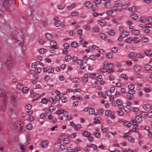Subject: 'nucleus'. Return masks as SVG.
<instances>
[{
	"mask_svg": "<svg viewBox=\"0 0 152 152\" xmlns=\"http://www.w3.org/2000/svg\"><path fill=\"white\" fill-rule=\"evenodd\" d=\"M0 97L3 99L4 101L0 102V111L4 112L6 109V102L7 100V97L6 94L3 91V90L0 88Z\"/></svg>",
	"mask_w": 152,
	"mask_h": 152,
	"instance_id": "nucleus-1",
	"label": "nucleus"
},
{
	"mask_svg": "<svg viewBox=\"0 0 152 152\" xmlns=\"http://www.w3.org/2000/svg\"><path fill=\"white\" fill-rule=\"evenodd\" d=\"M11 0H4L3 1V5L4 7L7 11H12L14 9V6L13 5H7V4L10 3Z\"/></svg>",
	"mask_w": 152,
	"mask_h": 152,
	"instance_id": "nucleus-2",
	"label": "nucleus"
},
{
	"mask_svg": "<svg viewBox=\"0 0 152 152\" xmlns=\"http://www.w3.org/2000/svg\"><path fill=\"white\" fill-rule=\"evenodd\" d=\"M10 103L13 107H17L18 104V99L13 96H12L10 98Z\"/></svg>",
	"mask_w": 152,
	"mask_h": 152,
	"instance_id": "nucleus-3",
	"label": "nucleus"
},
{
	"mask_svg": "<svg viewBox=\"0 0 152 152\" xmlns=\"http://www.w3.org/2000/svg\"><path fill=\"white\" fill-rule=\"evenodd\" d=\"M10 59V58H8L3 63V65L5 66L8 69L11 68L12 66V64Z\"/></svg>",
	"mask_w": 152,
	"mask_h": 152,
	"instance_id": "nucleus-4",
	"label": "nucleus"
},
{
	"mask_svg": "<svg viewBox=\"0 0 152 152\" xmlns=\"http://www.w3.org/2000/svg\"><path fill=\"white\" fill-rule=\"evenodd\" d=\"M22 34L21 32H18L17 35H16V37L17 38V41L18 42H20L19 44L20 45L22 46L23 45V40L22 37H20Z\"/></svg>",
	"mask_w": 152,
	"mask_h": 152,
	"instance_id": "nucleus-5",
	"label": "nucleus"
},
{
	"mask_svg": "<svg viewBox=\"0 0 152 152\" xmlns=\"http://www.w3.org/2000/svg\"><path fill=\"white\" fill-rule=\"evenodd\" d=\"M16 126L19 131H21L23 128V124L21 122H16Z\"/></svg>",
	"mask_w": 152,
	"mask_h": 152,
	"instance_id": "nucleus-6",
	"label": "nucleus"
},
{
	"mask_svg": "<svg viewBox=\"0 0 152 152\" xmlns=\"http://www.w3.org/2000/svg\"><path fill=\"white\" fill-rule=\"evenodd\" d=\"M57 42L55 41H52L50 42V45L51 47H54L55 48H56L57 49H58L59 48L58 45H57Z\"/></svg>",
	"mask_w": 152,
	"mask_h": 152,
	"instance_id": "nucleus-7",
	"label": "nucleus"
},
{
	"mask_svg": "<svg viewBox=\"0 0 152 152\" xmlns=\"http://www.w3.org/2000/svg\"><path fill=\"white\" fill-rule=\"evenodd\" d=\"M143 108L146 111H149L151 110V107L150 104H145L143 105Z\"/></svg>",
	"mask_w": 152,
	"mask_h": 152,
	"instance_id": "nucleus-8",
	"label": "nucleus"
},
{
	"mask_svg": "<svg viewBox=\"0 0 152 152\" xmlns=\"http://www.w3.org/2000/svg\"><path fill=\"white\" fill-rule=\"evenodd\" d=\"M45 38L49 40H52L53 39V36L51 34L49 33H46L45 34Z\"/></svg>",
	"mask_w": 152,
	"mask_h": 152,
	"instance_id": "nucleus-9",
	"label": "nucleus"
},
{
	"mask_svg": "<svg viewBox=\"0 0 152 152\" xmlns=\"http://www.w3.org/2000/svg\"><path fill=\"white\" fill-rule=\"evenodd\" d=\"M40 145L42 148H45L48 145V142L47 140H44L40 143Z\"/></svg>",
	"mask_w": 152,
	"mask_h": 152,
	"instance_id": "nucleus-10",
	"label": "nucleus"
},
{
	"mask_svg": "<svg viewBox=\"0 0 152 152\" xmlns=\"http://www.w3.org/2000/svg\"><path fill=\"white\" fill-rule=\"evenodd\" d=\"M27 145L26 143L20 145V149L23 152H25V150L27 148Z\"/></svg>",
	"mask_w": 152,
	"mask_h": 152,
	"instance_id": "nucleus-11",
	"label": "nucleus"
},
{
	"mask_svg": "<svg viewBox=\"0 0 152 152\" xmlns=\"http://www.w3.org/2000/svg\"><path fill=\"white\" fill-rule=\"evenodd\" d=\"M128 10L132 12H135L137 10V8L135 6H133L129 8Z\"/></svg>",
	"mask_w": 152,
	"mask_h": 152,
	"instance_id": "nucleus-12",
	"label": "nucleus"
},
{
	"mask_svg": "<svg viewBox=\"0 0 152 152\" xmlns=\"http://www.w3.org/2000/svg\"><path fill=\"white\" fill-rule=\"evenodd\" d=\"M130 5V3L129 2H128L126 3L122 4L121 6L122 8L125 9L127 8Z\"/></svg>",
	"mask_w": 152,
	"mask_h": 152,
	"instance_id": "nucleus-13",
	"label": "nucleus"
},
{
	"mask_svg": "<svg viewBox=\"0 0 152 152\" xmlns=\"http://www.w3.org/2000/svg\"><path fill=\"white\" fill-rule=\"evenodd\" d=\"M132 34L135 36L138 35L140 32L138 30L134 29L131 31Z\"/></svg>",
	"mask_w": 152,
	"mask_h": 152,
	"instance_id": "nucleus-14",
	"label": "nucleus"
},
{
	"mask_svg": "<svg viewBox=\"0 0 152 152\" xmlns=\"http://www.w3.org/2000/svg\"><path fill=\"white\" fill-rule=\"evenodd\" d=\"M130 17L132 19L137 20L138 18V16L137 14L133 13L130 15Z\"/></svg>",
	"mask_w": 152,
	"mask_h": 152,
	"instance_id": "nucleus-15",
	"label": "nucleus"
},
{
	"mask_svg": "<svg viewBox=\"0 0 152 152\" xmlns=\"http://www.w3.org/2000/svg\"><path fill=\"white\" fill-rule=\"evenodd\" d=\"M134 70L136 72L141 70V67L140 65H136L133 67Z\"/></svg>",
	"mask_w": 152,
	"mask_h": 152,
	"instance_id": "nucleus-16",
	"label": "nucleus"
},
{
	"mask_svg": "<svg viewBox=\"0 0 152 152\" xmlns=\"http://www.w3.org/2000/svg\"><path fill=\"white\" fill-rule=\"evenodd\" d=\"M84 4L85 6L88 8H90L92 6V4L88 1H87L85 2Z\"/></svg>",
	"mask_w": 152,
	"mask_h": 152,
	"instance_id": "nucleus-17",
	"label": "nucleus"
},
{
	"mask_svg": "<svg viewBox=\"0 0 152 152\" xmlns=\"http://www.w3.org/2000/svg\"><path fill=\"white\" fill-rule=\"evenodd\" d=\"M144 68L147 70H152V66L150 65H144Z\"/></svg>",
	"mask_w": 152,
	"mask_h": 152,
	"instance_id": "nucleus-18",
	"label": "nucleus"
},
{
	"mask_svg": "<svg viewBox=\"0 0 152 152\" xmlns=\"http://www.w3.org/2000/svg\"><path fill=\"white\" fill-rule=\"evenodd\" d=\"M76 6V5L75 4H72L68 6L67 7V9L68 10H71L75 8Z\"/></svg>",
	"mask_w": 152,
	"mask_h": 152,
	"instance_id": "nucleus-19",
	"label": "nucleus"
},
{
	"mask_svg": "<svg viewBox=\"0 0 152 152\" xmlns=\"http://www.w3.org/2000/svg\"><path fill=\"white\" fill-rule=\"evenodd\" d=\"M98 22L102 26L105 25L107 23V22L104 20H98Z\"/></svg>",
	"mask_w": 152,
	"mask_h": 152,
	"instance_id": "nucleus-20",
	"label": "nucleus"
},
{
	"mask_svg": "<svg viewBox=\"0 0 152 152\" xmlns=\"http://www.w3.org/2000/svg\"><path fill=\"white\" fill-rule=\"evenodd\" d=\"M146 56L152 57V50H148L145 52Z\"/></svg>",
	"mask_w": 152,
	"mask_h": 152,
	"instance_id": "nucleus-21",
	"label": "nucleus"
},
{
	"mask_svg": "<svg viewBox=\"0 0 152 152\" xmlns=\"http://www.w3.org/2000/svg\"><path fill=\"white\" fill-rule=\"evenodd\" d=\"M140 22L142 23H145L147 21V19L144 17H142L139 19Z\"/></svg>",
	"mask_w": 152,
	"mask_h": 152,
	"instance_id": "nucleus-22",
	"label": "nucleus"
},
{
	"mask_svg": "<svg viewBox=\"0 0 152 152\" xmlns=\"http://www.w3.org/2000/svg\"><path fill=\"white\" fill-rule=\"evenodd\" d=\"M50 50H49L50 52L51 53L55 54L56 51L55 50V49H57L56 48H55L54 47H50Z\"/></svg>",
	"mask_w": 152,
	"mask_h": 152,
	"instance_id": "nucleus-23",
	"label": "nucleus"
},
{
	"mask_svg": "<svg viewBox=\"0 0 152 152\" xmlns=\"http://www.w3.org/2000/svg\"><path fill=\"white\" fill-rule=\"evenodd\" d=\"M92 31L94 32L98 33L99 32L100 29L99 27L95 26L93 28Z\"/></svg>",
	"mask_w": 152,
	"mask_h": 152,
	"instance_id": "nucleus-24",
	"label": "nucleus"
},
{
	"mask_svg": "<svg viewBox=\"0 0 152 152\" xmlns=\"http://www.w3.org/2000/svg\"><path fill=\"white\" fill-rule=\"evenodd\" d=\"M88 74H86L84 75V77L82 78V80L83 82L86 83L88 80Z\"/></svg>",
	"mask_w": 152,
	"mask_h": 152,
	"instance_id": "nucleus-25",
	"label": "nucleus"
},
{
	"mask_svg": "<svg viewBox=\"0 0 152 152\" xmlns=\"http://www.w3.org/2000/svg\"><path fill=\"white\" fill-rule=\"evenodd\" d=\"M89 113L90 115L94 114L95 116L97 115V114L95 113V111L93 109H90L89 110Z\"/></svg>",
	"mask_w": 152,
	"mask_h": 152,
	"instance_id": "nucleus-26",
	"label": "nucleus"
},
{
	"mask_svg": "<svg viewBox=\"0 0 152 152\" xmlns=\"http://www.w3.org/2000/svg\"><path fill=\"white\" fill-rule=\"evenodd\" d=\"M99 36L102 39H104L107 37V36L106 35L102 33H99Z\"/></svg>",
	"mask_w": 152,
	"mask_h": 152,
	"instance_id": "nucleus-27",
	"label": "nucleus"
},
{
	"mask_svg": "<svg viewBox=\"0 0 152 152\" xmlns=\"http://www.w3.org/2000/svg\"><path fill=\"white\" fill-rule=\"evenodd\" d=\"M113 54L112 53H109L106 54V56L108 58H112L113 57Z\"/></svg>",
	"mask_w": 152,
	"mask_h": 152,
	"instance_id": "nucleus-28",
	"label": "nucleus"
},
{
	"mask_svg": "<svg viewBox=\"0 0 152 152\" xmlns=\"http://www.w3.org/2000/svg\"><path fill=\"white\" fill-rule=\"evenodd\" d=\"M135 118L137 120V122L138 123H140L142 122V118L141 117H140L139 116H136Z\"/></svg>",
	"mask_w": 152,
	"mask_h": 152,
	"instance_id": "nucleus-29",
	"label": "nucleus"
},
{
	"mask_svg": "<svg viewBox=\"0 0 152 152\" xmlns=\"http://www.w3.org/2000/svg\"><path fill=\"white\" fill-rule=\"evenodd\" d=\"M33 127L32 125L30 123L28 124L26 126V128L28 130H31Z\"/></svg>",
	"mask_w": 152,
	"mask_h": 152,
	"instance_id": "nucleus-30",
	"label": "nucleus"
},
{
	"mask_svg": "<svg viewBox=\"0 0 152 152\" xmlns=\"http://www.w3.org/2000/svg\"><path fill=\"white\" fill-rule=\"evenodd\" d=\"M83 135L88 137L91 135V134L88 131H85L83 133Z\"/></svg>",
	"mask_w": 152,
	"mask_h": 152,
	"instance_id": "nucleus-31",
	"label": "nucleus"
},
{
	"mask_svg": "<svg viewBox=\"0 0 152 152\" xmlns=\"http://www.w3.org/2000/svg\"><path fill=\"white\" fill-rule=\"evenodd\" d=\"M113 112H111L110 110H107L105 111V115L106 116H110V115Z\"/></svg>",
	"mask_w": 152,
	"mask_h": 152,
	"instance_id": "nucleus-32",
	"label": "nucleus"
},
{
	"mask_svg": "<svg viewBox=\"0 0 152 152\" xmlns=\"http://www.w3.org/2000/svg\"><path fill=\"white\" fill-rule=\"evenodd\" d=\"M108 33L111 36H113L115 34V31L113 30L110 29L108 31Z\"/></svg>",
	"mask_w": 152,
	"mask_h": 152,
	"instance_id": "nucleus-33",
	"label": "nucleus"
},
{
	"mask_svg": "<svg viewBox=\"0 0 152 152\" xmlns=\"http://www.w3.org/2000/svg\"><path fill=\"white\" fill-rule=\"evenodd\" d=\"M42 70V69L41 68L37 67L35 68V71L37 73L39 74L41 72Z\"/></svg>",
	"mask_w": 152,
	"mask_h": 152,
	"instance_id": "nucleus-34",
	"label": "nucleus"
},
{
	"mask_svg": "<svg viewBox=\"0 0 152 152\" xmlns=\"http://www.w3.org/2000/svg\"><path fill=\"white\" fill-rule=\"evenodd\" d=\"M100 118L98 117H96L94 119V123L95 124H99L100 123Z\"/></svg>",
	"mask_w": 152,
	"mask_h": 152,
	"instance_id": "nucleus-35",
	"label": "nucleus"
},
{
	"mask_svg": "<svg viewBox=\"0 0 152 152\" xmlns=\"http://www.w3.org/2000/svg\"><path fill=\"white\" fill-rule=\"evenodd\" d=\"M29 91L28 88L27 87H24L22 88V91L23 93H26Z\"/></svg>",
	"mask_w": 152,
	"mask_h": 152,
	"instance_id": "nucleus-36",
	"label": "nucleus"
},
{
	"mask_svg": "<svg viewBox=\"0 0 152 152\" xmlns=\"http://www.w3.org/2000/svg\"><path fill=\"white\" fill-rule=\"evenodd\" d=\"M128 87L129 90H132L135 89V86L133 84H130L128 85Z\"/></svg>",
	"mask_w": 152,
	"mask_h": 152,
	"instance_id": "nucleus-37",
	"label": "nucleus"
},
{
	"mask_svg": "<svg viewBox=\"0 0 152 152\" xmlns=\"http://www.w3.org/2000/svg\"><path fill=\"white\" fill-rule=\"evenodd\" d=\"M78 45L77 43L75 42H73L71 43V45L72 47L76 48L77 47Z\"/></svg>",
	"mask_w": 152,
	"mask_h": 152,
	"instance_id": "nucleus-38",
	"label": "nucleus"
},
{
	"mask_svg": "<svg viewBox=\"0 0 152 152\" xmlns=\"http://www.w3.org/2000/svg\"><path fill=\"white\" fill-rule=\"evenodd\" d=\"M71 59V56L68 55L65 57V60L66 62H69L70 61Z\"/></svg>",
	"mask_w": 152,
	"mask_h": 152,
	"instance_id": "nucleus-39",
	"label": "nucleus"
},
{
	"mask_svg": "<svg viewBox=\"0 0 152 152\" xmlns=\"http://www.w3.org/2000/svg\"><path fill=\"white\" fill-rule=\"evenodd\" d=\"M127 140L129 141L132 142H134L135 140L133 138L130 136H129L128 137Z\"/></svg>",
	"mask_w": 152,
	"mask_h": 152,
	"instance_id": "nucleus-40",
	"label": "nucleus"
},
{
	"mask_svg": "<svg viewBox=\"0 0 152 152\" xmlns=\"http://www.w3.org/2000/svg\"><path fill=\"white\" fill-rule=\"evenodd\" d=\"M61 100L62 102L64 103H66L68 100L67 98L65 96L62 97Z\"/></svg>",
	"mask_w": 152,
	"mask_h": 152,
	"instance_id": "nucleus-41",
	"label": "nucleus"
},
{
	"mask_svg": "<svg viewBox=\"0 0 152 152\" xmlns=\"http://www.w3.org/2000/svg\"><path fill=\"white\" fill-rule=\"evenodd\" d=\"M121 35H123L124 37H126L129 35V33L126 31H124L121 33Z\"/></svg>",
	"mask_w": 152,
	"mask_h": 152,
	"instance_id": "nucleus-42",
	"label": "nucleus"
},
{
	"mask_svg": "<svg viewBox=\"0 0 152 152\" xmlns=\"http://www.w3.org/2000/svg\"><path fill=\"white\" fill-rule=\"evenodd\" d=\"M126 42L127 43H130L133 41V38L128 37L125 40Z\"/></svg>",
	"mask_w": 152,
	"mask_h": 152,
	"instance_id": "nucleus-43",
	"label": "nucleus"
},
{
	"mask_svg": "<svg viewBox=\"0 0 152 152\" xmlns=\"http://www.w3.org/2000/svg\"><path fill=\"white\" fill-rule=\"evenodd\" d=\"M98 94L99 96L103 98L104 99L106 98V97L105 96L104 94L102 92L99 91L98 92Z\"/></svg>",
	"mask_w": 152,
	"mask_h": 152,
	"instance_id": "nucleus-44",
	"label": "nucleus"
},
{
	"mask_svg": "<svg viewBox=\"0 0 152 152\" xmlns=\"http://www.w3.org/2000/svg\"><path fill=\"white\" fill-rule=\"evenodd\" d=\"M148 38L146 37H142L141 39V40L142 42L144 43L147 42H148Z\"/></svg>",
	"mask_w": 152,
	"mask_h": 152,
	"instance_id": "nucleus-45",
	"label": "nucleus"
},
{
	"mask_svg": "<svg viewBox=\"0 0 152 152\" xmlns=\"http://www.w3.org/2000/svg\"><path fill=\"white\" fill-rule=\"evenodd\" d=\"M65 7V4H62L58 6V9L60 10H62L64 9Z\"/></svg>",
	"mask_w": 152,
	"mask_h": 152,
	"instance_id": "nucleus-46",
	"label": "nucleus"
},
{
	"mask_svg": "<svg viewBox=\"0 0 152 152\" xmlns=\"http://www.w3.org/2000/svg\"><path fill=\"white\" fill-rule=\"evenodd\" d=\"M130 107L129 106L127 105L124 108V110L126 112H129L130 111Z\"/></svg>",
	"mask_w": 152,
	"mask_h": 152,
	"instance_id": "nucleus-47",
	"label": "nucleus"
},
{
	"mask_svg": "<svg viewBox=\"0 0 152 152\" xmlns=\"http://www.w3.org/2000/svg\"><path fill=\"white\" fill-rule=\"evenodd\" d=\"M133 41L134 42L137 43L139 42L140 41V39L138 37H134L133 38Z\"/></svg>",
	"mask_w": 152,
	"mask_h": 152,
	"instance_id": "nucleus-48",
	"label": "nucleus"
},
{
	"mask_svg": "<svg viewBox=\"0 0 152 152\" xmlns=\"http://www.w3.org/2000/svg\"><path fill=\"white\" fill-rule=\"evenodd\" d=\"M65 148H66V146L64 145H60L59 147V149L61 151H63L65 150Z\"/></svg>",
	"mask_w": 152,
	"mask_h": 152,
	"instance_id": "nucleus-49",
	"label": "nucleus"
},
{
	"mask_svg": "<svg viewBox=\"0 0 152 152\" xmlns=\"http://www.w3.org/2000/svg\"><path fill=\"white\" fill-rule=\"evenodd\" d=\"M49 101L51 103H53V104H55L56 103V101L53 98V97H50L49 98Z\"/></svg>",
	"mask_w": 152,
	"mask_h": 152,
	"instance_id": "nucleus-50",
	"label": "nucleus"
},
{
	"mask_svg": "<svg viewBox=\"0 0 152 152\" xmlns=\"http://www.w3.org/2000/svg\"><path fill=\"white\" fill-rule=\"evenodd\" d=\"M93 135L96 137L99 138L100 137L101 135L99 133L94 132Z\"/></svg>",
	"mask_w": 152,
	"mask_h": 152,
	"instance_id": "nucleus-51",
	"label": "nucleus"
},
{
	"mask_svg": "<svg viewBox=\"0 0 152 152\" xmlns=\"http://www.w3.org/2000/svg\"><path fill=\"white\" fill-rule=\"evenodd\" d=\"M34 119V118L32 116H29L27 118V120L30 122L33 121Z\"/></svg>",
	"mask_w": 152,
	"mask_h": 152,
	"instance_id": "nucleus-52",
	"label": "nucleus"
},
{
	"mask_svg": "<svg viewBox=\"0 0 152 152\" xmlns=\"http://www.w3.org/2000/svg\"><path fill=\"white\" fill-rule=\"evenodd\" d=\"M46 49L43 48H40L39 50V53H44L46 52Z\"/></svg>",
	"mask_w": 152,
	"mask_h": 152,
	"instance_id": "nucleus-53",
	"label": "nucleus"
},
{
	"mask_svg": "<svg viewBox=\"0 0 152 152\" xmlns=\"http://www.w3.org/2000/svg\"><path fill=\"white\" fill-rule=\"evenodd\" d=\"M61 21L59 20L56 21L54 23L56 27H58L61 25Z\"/></svg>",
	"mask_w": 152,
	"mask_h": 152,
	"instance_id": "nucleus-54",
	"label": "nucleus"
},
{
	"mask_svg": "<svg viewBox=\"0 0 152 152\" xmlns=\"http://www.w3.org/2000/svg\"><path fill=\"white\" fill-rule=\"evenodd\" d=\"M17 88L18 90H20L22 88V85L20 83H18L16 85Z\"/></svg>",
	"mask_w": 152,
	"mask_h": 152,
	"instance_id": "nucleus-55",
	"label": "nucleus"
},
{
	"mask_svg": "<svg viewBox=\"0 0 152 152\" xmlns=\"http://www.w3.org/2000/svg\"><path fill=\"white\" fill-rule=\"evenodd\" d=\"M10 111L12 114L14 115L15 114L16 115L17 114L16 111L15 110L13 109H10Z\"/></svg>",
	"mask_w": 152,
	"mask_h": 152,
	"instance_id": "nucleus-56",
	"label": "nucleus"
},
{
	"mask_svg": "<svg viewBox=\"0 0 152 152\" xmlns=\"http://www.w3.org/2000/svg\"><path fill=\"white\" fill-rule=\"evenodd\" d=\"M48 99L46 98H43L41 101V103L42 104H45L48 102Z\"/></svg>",
	"mask_w": 152,
	"mask_h": 152,
	"instance_id": "nucleus-57",
	"label": "nucleus"
},
{
	"mask_svg": "<svg viewBox=\"0 0 152 152\" xmlns=\"http://www.w3.org/2000/svg\"><path fill=\"white\" fill-rule=\"evenodd\" d=\"M64 110L62 109H59L56 111L57 114L58 115H60L63 113Z\"/></svg>",
	"mask_w": 152,
	"mask_h": 152,
	"instance_id": "nucleus-58",
	"label": "nucleus"
},
{
	"mask_svg": "<svg viewBox=\"0 0 152 152\" xmlns=\"http://www.w3.org/2000/svg\"><path fill=\"white\" fill-rule=\"evenodd\" d=\"M128 93L129 94L133 95L135 94V91L133 90H129L128 91Z\"/></svg>",
	"mask_w": 152,
	"mask_h": 152,
	"instance_id": "nucleus-59",
	"label": "nucleus"
},
{
	"mask_svg": "<svg viewBox=\"0 0 152 152\" xmlns=\"http://www.w3.org/2000/svg\"><path fill=\"white\" fill-rule=\"evenodd\" d=\"M111 51L113 53H116L118 51V49L116 47H114L112 48Z\"/></svg>",
	"mask_w": 152,
	"mask_h": 152,
	"instance_id": "nucleus-60",
	"label": "nucleus"
},
{
	"mask_svg": "<svg viewBox=\"0 0 152 152\" xmlns=\"http://www.w3.org/2000/svg\"><path fill=\"white\" fill-rule=\"evenodd\" d=\"M31 107V105L30 104H28L26 106V108L28 110H30Z\"/></svg>",
	"mask_w": 152,
	"mask_h": 152,
	"instance_id": "nucleus-61",
	"label": "nucleus"
},
{
	"mask_svg": "<svg viewBox=\"0 0 152 152\" xmlns=\"http://www.w3.org/2000/svg\"><path fill=\"white\" fill-rule=\"evenodd\" d=\"M34 96L35 99H38L41 97L40 95L37 94H35L34 95Z\"/></svg>",
	"mask_w": 152,
	"mask_h": 152,
	"instance_id": "nucleus-62",
	"label": "nucleus"
},
{
	"mask_svg": "<svg viewBox=\"0 0 152 152\" xmlns=\"http://www.w3.org/2000/svg\"><path fill=\"white\" fill-rule=\"evenodd\" d=\"M64 143L66 144H69L70 142V140L68 138H65L64 140Z\"/></svg>",
	"mask_w": 152,
	"mask_h": 152,
	"instance_id": "nucleus-63",
	"label": "nucleus"
},
{
	"mask_svg": "<svg viewBox=\"0 0 152 152\" xmlns=\"http://www.w3.org/2000/svg\"><path fill=\"white\" fill-rule=\"evenodd\" d=\"M65 134H62V135L59 137V139L61 140H64V139L65 137Z\"/></svg>",
	"mask_w": 152,
	"mask_h": 152,
	"instance_id": "nucleus-64",
	"label": "nucleus"
}]
</instances>
